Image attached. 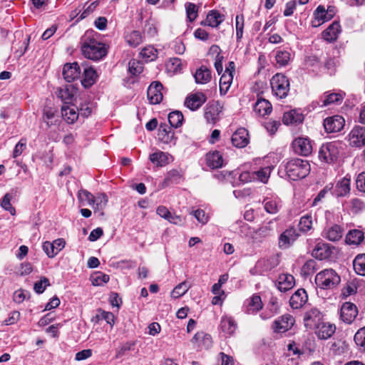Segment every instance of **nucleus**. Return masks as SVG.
<instances>
[{
  "label": "nucleus",
  "instance_id": "bb28decb",
  "mask_svg": "<svg viewBox=\"0 0 365 365\" xmlns=\"http://www.w3.org/2000/svg\"><path fill=\"white\" fill-rule=\"evenodd\" d=\"M303 120V114L296 109L285 112L282 118L283 123L286 125L301 123Z\"/></svg>",
  "mask_w": 365,
  "mask_h": 365
},
{
  "label": "nucleus",
  "instance_id": "0e129e2a",
  "mask_svg": "<svg viewBox=\"0 0 365 365\" xmlns=\"http://www.w3.org/2000/svg\"><path fill=\"white\" fill-rule=\"evenodd\" d=\"M354 341L357 346L365 351V327L358 330L355 334Z\"/></svg>",
  "mask_w": 365,
  "mask_h": 365
},
{
  "label": "nucleus",
  "instance_id": "5701e85b",
  "mask_svg": "<svg viewBox=\"0 0 365 365\" xmlns=\"http://www.w3.org/2000/svg\"><path fill=\"white\" fill-rule=\"evenodd\" d=\"M314 19L312 21L314 27L319 26L321 24L331 19V14H328L324 6L319 5L314 12Z\"/></svg>",
  "mask_w": 365,
  "mask_h": 365
},
{
  "label": "nucleus",
  "instance_id": "3c124183",
  "mask_svg": "<svg viewBox=\"0 0 365 365\" xmlns=\"http://www.w3.org/2000/svg\"><path fill=\"white\" fill-rule=\"evenodd\" d=\"M56 110L50 107L43 109V120L48 126H51L56 123L57 120L55 119Z\"/></svg>",
  "mask_w": 365,
  "mask_h": 365
},
{
  "label": "nucleus",
  "instance_id": "7ed1b4c3",
  "mask_svg": "<svg viewBox=\"0 0 365 365\" xmlns=\"http://www.w3.org/2000/svg\"><path fill=\"white\" fill-rule=\"evenodd\" d=\"M341 282L340 276L332 269H326L317 274L315 283L322 289H332Z\"/></svg>",
  "mask_w": 365,
  "mask_h": 365
},
{
  "label": "nucleus",
  "instance_id": "c03bdc74",
  "mask_svg": "<svg viewBox=\"0 0 365 365\" xmlns=\"http://www.w3.org/2000/svg\"><path fill=\"white\" fill-rule=\"evenodd\" d=\"M343 100V96L339 93H332L329 94H324L322 98V106H327L333 103H339Z\"/></svg>",
  "mask_w": 365,
  "mask_h": 365
},
{
  "label": "nucleus",
  "instance_id": "f3484780",
  "mask_svg": "<svg viewBox=\"0 0 365 365\" xmlns=\"http://www.w3.org/2000/svg\"><path fill=\"white\" fill-rule=\"evenodd\" d=\"M222 112V107L219 102H213L207 105L205 109V118L209 123H215L219 119Z\"/></svg>",
  "mask_w": 365,
  "mask_h": 365
},
{
  "label": "nucleus",
  "instance_id": "20e7f679",
  "mask_svg": "<svg viewBox=\"0 0 365 365\" xmlns=\"http://www.w3.org/2000/svg\"><path fill=\"white\" fill-rule=\"evenodd\" d=\"M272 93L278 98H284L289 91V81L282 73H277L270 80Z\"/></svg>",
  "mask_w": 365,
  "mask_h": 365
},
{
  "label": "nucleus",
  "instance_id": "603ef678",
  "mask_svg": "<svg viewBox=\"0 0 365 365\" xmlns=\"http://www.w3.org/2000/svg\"><path fill=\"white\" fill-rule=\"evenodd\" d=\"M126 41L130 46L136 47L143 42V37L139 31H133L126 36Z\"/></svg>",
  "mask_w": 365,
  "mask_h": 365
},
{
  "label": "nucleus",
  "instance_id": "ea45409f",
  "mask_svg": "<svg viewBox=\"0 0 365 365\" xmlns=\"http://www.w3.org/2000/svg\"><path fill=\"white\" fill-rule=\"evenodd\" d=\"M62 116L68 123H73L78 118V113L69 106H63L61 108Z\"/></svg>",
  "mask_w": 365,
  "mask_h": 365
},
{
  "label": "nucleus",
  "instance_id": "7c9ffc66",
  "mask_svg": "<svg viewBox=\"0 0 365 365\" xmlns=\"http://www.w3.org/2000/svg\"><path fill=\"white\" fill-rule=\"evenodd\" d=\"M207 165L211 168H219L223 165V158L218 151L209 153L206 155Z\"/></svg>",
  "mask_w": 365,
  "mask_h": 365
},
{
  "label": "nucleus",
  "instance_id": "4d7b16f0",
  "mask_svg": "<svg viewBox=\"0 0 365 365\" xmlns=\"http://www.w3.org/2000/svg\"><path fill=\"white\" fill-rule=\"evenodd\" d=\"M275 59L280 66H285L291 59V54L287 51H279L276 53Z\"/></svg>",
  "mask_w": 365,
  "mask_h": 365
},
{
  "label": "nucleus",
  "instance_id": "ddd939ff",
  "mask_svg": "<svg viewBox=\"0 0 365 365\" xmlns=\"http://www.w3.org/2000/svg\"><path fill=\"white\" fill-rule=\"evenodd\" d=\"M358 314L356 306L351 302H345L341 308V319L346 324H351L354 322Z\"/></svg>",
  "mask_w": 365,
  "mask_h": 365
},
{
  "label": "nucleus",
  "instance_id": "c756f323",
  "mask_svg": "<svg viewBox=\"0 0 365 365\" xmlns=\"http://www.w3.org/2000/svg\"><path fill=\"white\" fill-rule=\"evenodd\" d=\"M254 110L260 116L269 114L272 110L271 103L265 99H258L254 106Z\"/></svg>",
  "mask_w": 365,
  "mask_h": 365
},
{
  "label": "nucleus",
  "instance_id": "473e14b6",
  "mask_svg": "<svg viewBox=\"0 0 365 365\" xmlns=\"http://www.w3.org/2000/svg\"><path fill=\"white\" fill-rule=\"evenodd\" d=\"M194 77L197 83L205 84L211 80V71L205 66H201L196 71Z\"/></svg>",
  "mask_w": 365,
  "mask_h": 365
},
{
  "label": "nucleus",
  "instance_id": "4c0bfd02",
  "mask_svg": "<svg viewBox=\"0 0 365 365\" xmlns=\"http://www.w3.org/2000/svg\"><path fill=\"white\" fill-rule=\"evenodd\" d=\"M364 240V232L359 230H350L346 236V242L349 245H359Z\"/></svg>",
  "mask_w": 365,
  "mask_h": 365
},
{
  "label": "nucleus",
  "instance_id": "e433bc0d",
  "mask_svg": "<svg viewBox=\"0 0 365 365\" xmlns=\"http://www.w3.org/2000/svg\"><path fill=\"white\" fill-rule=\"evenodd\" d=\"M160 139L165 143H169L174 139V132L172 128L166 125H160L158 129Z\"/></svg>",
  "mask_w": 365,
  "mask_h": 365
},
{
  "label": "nucleus",
  "instance_id": "39448f33",
  "mask_svg": "<svg viewBox=\"0 0 365 365\" xmlns=\"http://www.w3.org/2000/svg\"><path fill=\"white\" fill-rule=\"evenodd\" d=\"M339 155V143L337 142H330L322 145L319 152V159L327 163L334 161Z\"/></svg>",
  "mask_w": 365,
  "mask_h": 365
},
{
  "label": "nucleus",
  "instance_id": "5fc2aeb1",
  "mask_svg": "<svg viewBox=\"0 0 365 365\" xmlns=\"http://www.w3.org/2000/svg\"><path fill=\"white\" fill-rule=\"evenodd\" d=\"M185 9L187 18L189 20V21L192 22L193 21H195L198 16L199 7L193 3L187 2L185 4Z\"/></svg>",
  "mask_w": 365,
  "mask_h": 365
},
{
  "label": "nucleus",
  "instance_id": "c9c22d12",
  "mask_svg": "<svg viewBox=\"0 0 365 365\" xmlns=\"http://www.w3.org/2000/svg\"><path fill=\"white\" fill-rule=\"evenodd\" d=\"M192 343H199L206 349L212 346V341L210 334L204 333L203 331L197 332L192 339Z\"/></svg>",
  "mask_w": 365,
  "mask_h": 365
},
{
  "label": "nucleus",
  "instance_id": "680f3d73",
  "mask_svg": "<svg viewBox=\"0 0 365 365\" xmlns=\"http://www.w3.org/2000/svg\"><path fill=\"white\" fill-rule=\"evenodd\" d=\"M140 55L146 61H151L156 58L157 50L153 46H148L140 51Z\"/></svg>",
  "mask_w": 365,
  "mask_h": 365
},
{
  "label": "nucleus",
  "instance_id": "aec40b11",
  "mask_svg": "<svg viewBox=\"0 0 365 365\" xmlns=\"http://www.w3.org/2000/svg\"><path fill=\"white\" fill-rule=\"evenodd\" d=\"M308 300L307 292L304 289H297L291 297L289 304L293 309L302 307Z\"/></svg>",
  "mask_w": 365,
  "mask_h": 365
},
{
  "label": "nucleus",
  "instance_id": "4468645a",
  "mask_svg": "<svg viewBox=\"0 0 365 365\" xmlns=\"http://www.w3.org/2000/svg\"><path fill=\"white\" fill-rule=\"evenodd\" d=\"M294 324V317L290 314H284L274 322L273 329L276 332L284 333L290 329Z\"/></svg>",
  "mask_w": 365,
  "mask_h": 365
},
{
  "label": "nucleus",
  "instance_id": "72a5a7b5",
  "mask_svg": "<svg viewBox=\"0 0 365 365\" xmlns=\"http://www.w3.org/2000/svg\"><path fill=\"white\" fill-rule=\"evenodd\" d=\"M264 210L269 214H276L280 208L279 200L277 197H265L263 200Z\"/></svg>",
  "mask_w": 365,
  "mask_h": 365
},
{
  "label": "nucleus",
  "instance_id": "1a4fd4ad",
  "mask_svg": "<svg viewBox=\"0 0 365 365\" xmlns=\"http://www.w3.org/2000/svg\"><path fill=\"white\" fill-rule=\"evenodd\" d=\"M207 101L206 96L202 92L188 95L184 102L185 106L191 110L199 109Z\"/></svg>",
  "mask_w": 365,
  "mask_h": 365
},
{
  "label": "nucleus",
  "instance_id": "a19ab883",
  "mask_svg": "<svg viewBox=\"0 0 365 365\" xmlns=\"http://www.w3.org/2000/svg\"><path fill=\"white\" fill-rule=\"evenodd\" d=\"M84 78L82 81L83 85L85 87H89L92 86L98 77L96 71L92 67L84 68Z\"/></svg>",
  "mask_w": 365,
  "mask_h": 365
},
{
  "label": "nucleus",
  "instance_id": "6ab92c4d",
  "mask_svg": "<svg viewBox=\"0 0 365 365\" xmlns=\"http://www.w3.org/2000/svg\"><path fill=\"white\" fill-rule=\"evenodd\" d=\"M81 74V70L78 64L76 62L73 63H66L63 69V76L68 82H72L77 79Z\"/></svg>",
  "mask_w": 365,
  "mask_h": 365
},
{
  "label": "nucleus",
  "instance_id": "052dcab7",
  "mask_svg": "<svg viewBox=\"0 0 365 365\" xmlns=\"http://www.w3.org/2000/svg\"><path fill=\"white\" fill-rule=\"evenodd\" d=\"M109 276L102 272H97L92 275L91 280L94 286H102L109 281Z\"/></svg>",
  "mask_w": 365,
  "mask_h": 365
},
{
  "label": "nucleus",
  "instance_id": "6e6d98bb",
  "mask_svg": "<svg viewBox=\"0 0 365 365\" xmlns=\"http://www.w3.org/2000/svg\"><path fill=\"white\" fill-rule=\"evenodd\" d=\"M317 269V262L314 259L307 261L301 269V274L304 277H308Z\"/></svg>",
  "mask_w": 365,
  "mask_h": 365
},
{
  "label": "nucleus",
  "instance_id": "58836bf2",
  "mask_svg": "<svg viewBox=\"0 0 365 365\" xmlns=\"http://www.w3.org/2000/svg\"><path fill=\"white\" fill-rule=\"evenodd\" d=\"M273 227L272 226V222H269L265 225H262L257 230L255 231V236L253 237L255 239H262L269 237L273 233Z\"/></svg>",
  "mask_w": 365,
  "mask_h": 365
},
{
  "label": "nucleus",
  "instance_id": "2f4dec72",
  "mask_svg": "<svg viewBox=\"0 0 365 365\" xmlns=\"http://www.w3.org/2000/svg\"><path fill=\"white\" fill-rule=\"evenodd\" d=\"M262 308V302L259 295L255 294L247 300L246 313L248 314H255Z\"/></svg>",
  "mask_w": 365,
  "mask_h": 365
},
{
  "label": "nucleus",
  "instance_id": "e2e57ef3",
  "mask_svg": "<svg viewBox=\"0 0 365 365\" xmlns=\"http://www.w3.org/2000/svg\"><path fill=\"white\" fill-rule=\"evenodd\" d=\"M96 317L98 319V320H99V319L106 320V322L108 324H109L111 327H113V325L115 323L114 315L112 312H106V311L99 309L98 314H96Z\"/></svg>",
  "mask_w": 365,
  "mask_h": 365
},
{
  "label": "nucleus",
  "instance_id": "f704fd0d",
  "mask_svg": "<svg viewBox=\"0 0 365 365\" xmlns=\"http://www.w3.org/2000/svg\"><path fill=\"white\" fill-rule=\"evenodd\" d=\"M150 160L158 167H163L169 162V155L162 151H158L150 155Z\"/></svg>",
  "mask_w": 365,
  "mask_h": 365
},
{
  "label": "nucleus",
  "instance_id": "bf43d9fd",
  "mask_svg": "<svg viewBox=\"0 0 365 365\" xmlns=\"http://www.w3.org/2000/svg\"><path fill=\"white\" fill-rule=\"evenodd\" d=\"M108 197L105 193H100L94 197L93 203L94 208L98 210H103L107 205Z\"/></svg>",
  "mask_w": 365,
  "mask_h": 365
},
{
  "label": "nucleus",
  "instance_id": "f03ea898",
  "mask_svg": "<svg viewBox=\"0 0 365 365\" xmlns=\"http://www.w3.org/2000/svg\"><path fill=\"white\" fill-rule=\"evenodd\" d=\"M285 169L290 180H297L307 176L311 168L307 160L294 158L287 163Z\"/></svg>",
  "mask_w": 365,
  "mask_h": 365
},
{
  "label": "nucleus",
  "instance_id": "6e6552de",
  "mask_svg": "<svg viewBox=\"0 0 365 365\" xmlns=\"http://www.w3.org/2000/svg\"><path fill=\"white\" fill-rule=\"evenodd\" d=\"M294 152L301 155L307 156L312 153V145L308 138L299 137L292 143Z\"/></svg>",
  "mask_w": 365,
  "mask_h": 365
},
{
  "label": "nucleus",
  "instance_id": "412c9836",
  "mask_svg": "<svg viewBox=\"0 0 365 365\" xmlns=\"http://www.w3.org/2000/svg\"><path fill=\"white\" fill-rule=\"evenodd\" d=\"M232 143L237 148H244L249 143L248 132L244 128L237 129L232 136Z\"/></svg>",
  "mask_w": 365,
  "mask_h": 365
},
{
  "label": "nucleus",
  "instance_id": "09e8293b",
  "mask_svg": "<svg viewBox=\"0 0 365 365\" xmlns=\"http://www.w3.org/2000/svg\"><path fill=\"white\" fill-rule=\"evenodd\" d=\"M312 228V217L311 215H305L300 218L299 230L303 233H307Z\"/></svg>",
  "mask_w": 365,
  "mask_h": 365
},
{
  "label": "nucleus",
  "instance_id": "de8ad7c7",
  "mask_svg": "<svg viewBox=\"0 0 365 365\" xmlns=\"http://www.w3.org/2000/svg\"><path fill=\"white\" fill-rule=\"evenodd\" d=\"M326 237L330 241H338L342 237V229L339 225H334L328 229Z\"/></svg>",
  "mask_w": 365,
  "mask_h": 365
},
{
  "label": "nucleus",
  "instance_id": "774afa93",
  "mask_svg": "<svg viewBox=\"0 0 365 365\" xmlns=\"http://www.w3.org/2000/svg\"><path fill=\"white\" fill-rule=\"evenodd\" d=\"M128 70L132 75L135 76L140 73L143 71V66L139 61L132 60L129 62Z\"/></svg>",
  "mask_w": 365,
  "mask_h": 365
},
{
  "label": "nucleus",
  "instance_id": "a211bd4d",
  "mask_svg": "<svg viewBox=\"0 0 365 365\" xmlns=\"http://www.w3.org/2000/svg\"><path fill=\"white\" fill-rule=\"evenodd\" d=\"M314 330L319 339L325 340L329 339L335 333L336 326L329 322H322Z\"/></svg>",
  "mask_w": 365,
  "mask_h": 365
},
{
  "label": "nucleus",
  "instance_id": "9b49d317",
  "mask_svg": "<svg viewBox=\"0 0 365 365\" xmlns=\"http://www.w3.org/2000/svg\"><path fill=\"white\" fill-rule=\"evenodd\" d=\"M345 125V120L341 115H334L327 118L324 121V126L328 133H336L341 131Z\"/></svg>",
  "mask_w": 365,
  "mask_h": 365
},
{
  "label": "nucleus",
  "instance_id": "f8f14e48",
  "mask_svg": "<svg viewBox=\"0 0 365 365\" xmlns=\"http://www.w3.org/2000/svg\"><path fill=\"white\" fill-rule=\"evenodd\" d=\"M235 71V63H230V68H227L220 79V92L221 95H225L228 91L232 80V72Z\"/></svg>",
  "mask_w": 365,
  "mask_h": 365
},
{
  "label": "nucleus",
  "instance_id": "2eb2a0df",
  "mask_svg": "<svg viewBox=\"0 0 365 365\" xmlns=\"http://www.w3.org/2000/svg\"><path fill=\"white\" fill-rule=\"evenodd\" d=\"M350 190L351 176L349 175H346L343 178L337 181L333 191V195L336 197H345L350 193Z\"/></svg>",
  "mask_w": 365,
  "mask_h": 365
},
{
  "label": "nucleus",
  "instance_id": "b1692460",
  "mask_svg": "<svg viewBox=\"0 0 365 365\" xmlns=\"http://www.w3.org/2000/svg\"><path fill=\"white\" fill-rule=\"evenodd\" d=\"M332 253L331 247L329 244L319 242L312 251V256L319 260L329 258Z\"/></svg>",
  "mask_w": 365,
  "mask_h": 365
},
{
  "label": "nucleus",
  "instance_id": "79ce46f5",
  "mask_svg": "<svg viewBox=\"0 0 365 365\" xmlns=\"http://www.w3.org/2000/svg\"><path fill=\"white\" fill-rule=\"evenodd\" d=\"M271 171V167L267 166L260 168L257 171L253 172L254 180L267 183L270 177Z\"/></svg>",
  "mask_w": 365,
  "mask_h": 365
},
{
  "label": "nucleus",
  "instance_id": "9d476101",
  "mask_svg": "<svg viewBox=\"0 0 365 365\" xmlns=\"http://www.w3.org/2000/svg\"><path fill=\"white\" fill-rule=\"evenodd\" d=\"M66 245V242L62 238L53 240L52 242L46 241L43 244V250L49 258H53L61 251Z\"/></svg>",
  "mask_w": 365,
  "mask_h": 365
},
{
  "label": "nucleus",
  "instance_id": "0eeeda50",
  "mask_svg": "<svg viewBox=\"0 0 365 365\" xmlns=\"http://www.w3.org/2000/svg\"><path fill=\"white\" fill-rule=\"evenodd\" d=\"M349 142L353 147L365 145V127L355 126L349 134Z\"/></svg>",
  "mask_w": 365,
  "mask_h": 365
},
{
  "label": "nucleus",
  "instance_id": "864d4df0",
  "mask_svg": "<svg viewBox=\"0 0 365 365\" xmlns=\"http://www.w3.org/2000/svg\"><path fill=\"white\" fill-rule=\"evenodd\" d=\"M357 283L355 280L349 281L341 289V296L346 298L356 293Z\"/></svg>",
  "mask_w": 365,
  "mask_h": 365
},
{
  "label": "nucleus",
  "instance_id": "8fccbe9b",
  "mask_svg": "<svg viewBox=\"0 0 365 365\" xmlns=\"http://www.w3.org/2000/svg\"><path fill=\"white\" fill-rule=\"evenodd\" d=\"M190 284L185 281L178 284L171 292V296L173 298H179L183 296L190 289Z\"/></svg>",
  "mask_w": 365,
  "mask_h": 365
},
{
  "label": "nucleus",
  "instance_id": "393cba45",
  "mask_svg": "<svg viewBox=\"0 0 365 365\" xmlns=\"http://www.w3.org/2000/svg\"><path fill=\"white\" fill-rule=\"evenodd\" d=\"M341 31V26L337 21L333 22L329 26L322 32V38L327 42H334Z\"/></svg>",
  "mask_w": 365,
  "mask_h": 365
},
{
  "label": "nucleus",
  "instance_id": "13d9d810",
  "mask_svg": "<svg viewBox=\"0 0 365 365\" xmlns=\"http://www.w3.org/2000/svg\"><path fill=\"white\" fill-rule=\"evenodd\" d=\"M57 96L65 104L71 103L73 98L72 90L68 88H60Z\"/></svg>",
  "mask_w": 365,
  "mask_h": 365
},
{
  "label": "nucleus",
  "instance_id": "a878e982",
  "mask_svg": "<svg viewBox=\"0 0 365 365\" xmlns=\"http://www.w3.org/2000/svg\"><path fill=\"white\" fill-rule=\"evenodd\" d=\"M295 284L294 277L289 274H282L277 279V288L281 292L291 289Z\"/></svg>",
  "mask_w": 365,
  "mask_h": 365
},
{
  "label": "nucleus",
  "instance_id": "69168bd1",
  "mask_svg": "<svg viewBox=\"0 0 365 365\" xmlns=\"http://www.w3.org/2000/svg\"><path fill=\"white\" fill-rule=\"evenodd\" d=\"M11 196L9 193H6L2 200L1 207L9 211L12 215H15V208L11 204Z\"/></svg>",
  "mask_w": 365,
  "mask_h": 365
},
{
  "label": "nucleus",
  "instance_id": "338daca9",
  "mask_svg": "<svg viewBox=\"0 0 365 365\" xmlns=\"http://www.w3.org/2000/svg\"><path fill=\"white\" fill-rule=\"evenodd\" d=\"M49 281L46 277H41L40 281L34 284V289L38 294H41L44 292L46 287L49 286Z\"/></svg>",
  "mask_w": 365,
  "mask_h": 365
},
{
  "label": "nucleus",
  "instance_id": "f257e3e1",
  "mask_svg": "<svg viewBox=\"0 0 365 365\" xmlns=\"http://www.w3.org/2000/svg\"><path fill=\"white\" fill-rule=\"evenodd\" d=\"M81 51L86 58L93 61H98L107 54L106 46L94 38L88 37L87 34L82 39Z\"/></svg>",
  "mask_w": 365,
  "mask_h": 365
},
{
  "label": "nucleus",
  "instance_id": "4be33fe9",
  "mask_svg": "<svg viewBox=\"0 0 365 365\" xmlns=\"http://www.w3.org/2000/svg\"><path fill=\"white\" fill-rule=\"evenodd\" d=\"M298 234L295 229L290 228L282 232L279 238V246L281 248H287L292 244L297 238Z\"/></svg>",
  "mask_w": 365,
  "mask_h": 365
},
{
  "label": "nucleus",
  "instance_id": "49530a36",
  "mask_svg": "<svg viewBox=\"0 0 365 365\" xmlns=\"http://www.w3.org/2000/svg\"><path fill=\"white\" fill-rule=\"evenodd\" d=\"M168 118L171 127L176 128L182 125L184 120L182 113L178 110L170 113Z\"/></svg>",
  "mask_w": 365,
  "mask_h": 365
},
{
  "label": "nucleus",
  "instance_id": "dca6fc26",
  "mask_svg": "<svg viewBox=\"0 0 365 365\" xmlns=\"http://www.w3.org/2000/svg\"><path fill=\"white\" fill-rule=\"evenodd\" d=\"M163 85L155 81L150 85L148 88L147 95L150 103L158 104L163 100V93L161 92Z\"/></svg>",
  "mask_w": 365,
  "mask_h": 365
},
{
  "label": "nucleus",
  "instance_id": "a18cd8bd",
  "mask_svg": "<svg viewBox=\"0 0 365 365\" xmlns=\"http://www.w3.org/2000/svg\"><path fill=\"white\" fill-rule=\"evenodd\" d=\"M354 269L356 274L365 275V254L358 255L353 262Z\"/></svg>",
  "mask_w": 365,
  "mask_h": 365
},
{
  "label": "nucleus",
  "instance_id": "cd10ccee",
  "mask_svg": "<svg viewBox=\"0 0 365 365\" xmlns=\"http://www.w3.org/2000/svg\"><path fill=\"white\" fill-rule=\"evenodd\" d=\"M220 329L225 335L231 336L236 331L237 323L231 317L225 316L221 319Z\"/></svg>",
  "mask_w": 365,
  "mask_h": 365
},
{
  "label": "nucleus",
  "instance_id": "c85d7f7f",
  "mask_svg": "<svg viewBox=\"0 0 365 365\" xmlns=\"http://www.w3.org/2000/svg\"><path fill=\"white\" fill-rule=\"evenodd\" d=\"M279 263L277 256L272 255L267 258H264L257 262V267L260 268L262 272L269 271L276 267Z\"/></svg>",
  "mask_w": 365,
  "mask_h": 365
},
{
  "label": "nucleus",
  "instance_id": "423d86ee",
  "mask_svg": "<svg viewBox=\"0 0 365 365\" xmlns=\"http://www.w3.org/2000/svg\"><path fill=\"white\" fill-rule=\"evenodd\" d=\"M323 322V314L317 308L307 311L304 316V324L307 329L313 330Z\"/></svg>",
  "mask_w": 365,
  "mask_h": 365
},
{
  "label": "nucleus",
  "instance_id": "37998d69",
  "mask_svg": "<svg viewBox=\"0 0 365 365\" xmlns=\"http://www.w3.org/2000/svg\"><path fill=\"white\" fill-rule=\"evenodd\" d=\"M207 19L210 26L217 27L225 20V16L216 10H211L207 14Z\"/></svg>",
  "mask_w": 365,
  "mask_h": 365
}]
</instances>
